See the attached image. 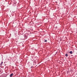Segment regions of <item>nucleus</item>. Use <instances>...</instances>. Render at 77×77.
<instances>
[{"instance_id":"nucleus-1","label":"nucleus","mask_w":77,"mask_h":77,"mask_svg":"<svg viewBox=\"0 0 77 77\" xmlns=\"http://www.w3.org/2000/svg\"><path fill=\"white\" fill-rule=\"evenodd\" d=\"M12 76H13V73H11V74L10 75V77H12Z\"/></svg>"},{"instance_id":"nucleus-2","label":"nucleus","mask_w":77,"mask_h":77,"mask_svg":"<svg viewBox=\"0 0 77 77\" xmlns=\"http://www.w3.org/2000/svg\"><path fill=\"white\" fill-rule=\"evenodd\" d=\"M24 37L25 38H26V39H27V36L26 35H25L24 36Z\"/></svg>"},{"instance_id":"nucleus-3","label":"nucleus","mask_w":77,"mask_h":77,"mask_svg":"<svg viewBox=\"0 0 77 77\" xmlns=\"http://www.w3.org/2000/svg\"><path fill=\"white\" fill-rule=\"evenodd\" d=\"M3 62H2L0 64V66H2V64H3Z\"/></svg>"},{"instance_id":"nucleus-4","label":"nucleus","mask_w":77,"mask_h":77,"mask_svg":"<svg viewBox=\"0 0 77 77\" xmlns=\"http://www.w3.org/2000/svg\"><path fill=\"white\" fill-rule=\"evenodd\" d=\"M44 41H45L44 42H47V40L44 39Z\"/></svg>"},{"instance_id":"nucleus-5","label":"nucleus","mask_w":77,"mask_h":77,"mask_svg":"<svg viewBox=\"0 0 77 77\" xmlns=\"http://www.w3.org/2000/svg\"><path fill=\"white\" fill-rule=\"evenodd\" d=\"M69 53H70V54H72V51H70Z\"/></svg>"},{"instance_id":"nucleus-6","label":"nucleus","mask_w":77,"mask_h":77,"mask_svg":"<svg viewBox=\"0 0 77 77\" xmlns=\"http://www.w3.org/2000/svg\"><path fill=\"white\" fill-rule=\"evenodd\" d=\"M65 56H66V57L68 56V54H66Z\"/></svg>"},{"instance_id":"nucleus-7","label":"nucleus","mask_w":77,"mask_h":77,"mask_svg":"<svg viewBox=\"0 0 77 77\" xmlns=\"http://www.w3.org/2000/svg\"><path fill=\"white\" fill-rule=\"evenodd\" d=\"M34 62H35V63H36V61L35 60V61H34Z\"/></svg>"},{"instance_id":"nucleus-8","label":"nucleus","mask_w":77,"mask_h":77,"mask_svg":"<svg viewBox=\"0 0 77 77\" xmlns=\"http://www.w3.org/2000/svg\"><path fill=\"white\" fill-rule=\"evenodd\" d=\"M14 4H15V3H14Z\"/></svg>"}]
</instances>
